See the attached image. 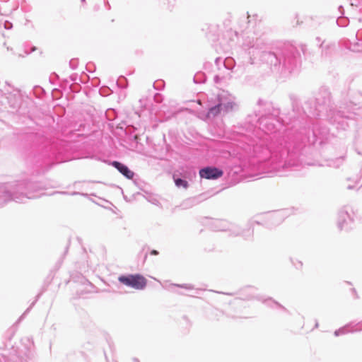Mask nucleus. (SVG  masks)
<instances>
[{"mask_svg":"<svg viewBox=\"0 0 362 362\" xmlns=\"http://www.w3.org/2000/svg\"><path fill=\"white\" fill-rule=\"evenodd\" d=\"M118 279L122 284L136 290L144 289L147 284L146 279L139 274L121 276Z\"/></svg>","mask_w":362,"mask_h":362,"instance_id":"1","label":"nucleus"},{"mask_svg":"<svg viewBox=\"0 0 362 362\" xmlns=\"http://www.w3.org/2000/svg\"><path fill=\"white\" fill-rule=\"evenodd\" d=\"M223 173L221 170L216 168L207 167L199 170V175L202 178L207 180L217 179L223 175Z\"/></svg>","mask_w":362,"mask_h":362,"instance_id":"2","label":"nucleus"},{"mask_svg":"<svg viewBox=\"0 0 362 362\" xmlns=\"http://www.w3.org/2000/svg\"><path fill=\"white\" fill-rule=\"evenodd\" d=\"M112 165L128 179H132L134 173L128 167L118 161H113Z\"/></svg>","mask_w":362,"mask_h":362,"instance_id":"3","label":"nucleus"},{"mask_svg":"<svg viewBox=\"0 0 362 362\" xmlns=\"http://www.w3.org/2000/svg\"><path fill=\"white\" fill-rule=\"evenodd\" d=\"M221 105H218L215 107H213L211 108H210L209 111L208 112V114L206 115V117L208 118L211 117H215L217 115L219 114L220 111H221Z\"/></svg>","mask_w":362,"mask_h":362,"instance_id":"4","label":"nucleus"},{"mask_svg":"<svg viewBox=\"0 0 362 362\" xmlns=\"http://www.w3.org/2000/svg\"><path fill=\"white\" fill-rule=\"evenodd\" d=\"M174 181L175 185L178 187H182L183 188L186 189L188 187V182L185 180L180 178H174Z\"/></svg>","mask_w":362,"mask_h":362,"instance_id":"5","label":"nucleus"},{"mask_svg":"<svg viewBox=\"0 0 362 362\" xmlns=\"http://www.w3.org/2000/svg\"><path fill=\"white\" fill-rule=\"evenodd\" d=\"M158 252L155 250H153L151 252V255H158Z\"/></svg>","mask_w":362,"mask_h":362,"instance_id":"6","label":"nucleus"},{"mask_svg":"<svg viewBox=\"0 0 362 362\" xmlns=\"http://www.w3.org/2000/svg\"><path fill=\"white\" fill-rule=\"evenodd\" d=\"M129 362H139V361L136 358H132Z\"/></svg>","mask_w":362,"mask_h":362,"instance_id":"7","label":"nucleus"}]
</instances>
